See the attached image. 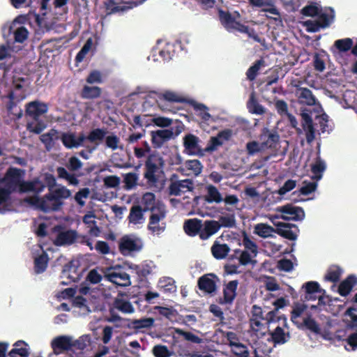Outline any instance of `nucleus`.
Returning <instances> with one entry per match:
<instances>
[{
  "mask_svg": "<svg viewBox=\"0 0 357 357\" xmlns=\"http://www.w3.org/2000/svg\"><path fill=\"white\" fill-rule=\"evenodd\" d=\"M188 103L193 107L196 114L199 116L203 121L206 122V121L211 119V116L208 112V109L206 106L202 103H198L195 100H189Z\"/></svg>",
  "mask_w": 357,
  "mask_h": 357,
  "instance_id": "obj_39",
  "label": "nucleus"
},
{
  "mask_svg": "<svg viewBox=\"0 0 357 357\" xmlns=\"http://www.w3.org/2000/svg\"><path fill=\"white\" fill-rule=\"evenodd\" d=\"M277 211L281 213L280 218L284 220H302L305 217L303 208L299 206L288 204L277 208Z\"/></svg>",
  "mask_w": 357,
  "mask_h": 357,
  "instance_id": "obj_8",
  "label": "nucleus"
},
{
  "mask_svg": "<svg viewBox=\"0 0 357 357\" xmlns=\"http://www.w3.org/2000/svg\"><path fill=\"white\" fill-rule=\"evenodd\" d=\"M48 111V105L38 100L29 102L26 105V115L32 118L34 121H38L39 117Z\"/></svg>",
  "mask_w": 357,
  "mask_h": 357,
  "instance_id": "obj_13",
  "label": "nucleus"
},
{
  "mask_svg": "<svg viewBox=\"0 0 357 357\" xmlns=\"http://www.w3.org/2000/svg\"><path fill=\"white\" fill-rule=\"evenodd\" d=\"M71 191L64 186L50 191L42 197H35L33 204L44 213L59 211L62 208L63 202L62 199L69 198Z\"/></svg>",
  "mask_w": 357,
  "mask_h": 357,
  "instance_id": "obj_2",
  "label": "nucleus"
},
{
  "mask_svg": "<svg viewBox=\"0 0 357 357\" xmlns=\"http://www.w3.org/2000/svg\"><path fill=\"white\" fill-rule=\"evenodd\" d=\"M275 229L266 223H258L255 227V233L262 238H267L271 236L272 233H275Z\"/></svg>",
  "mask_w": 357,
  "mask_h": 357,
  "instance_id": "obj_47",
  "label": "nucleus"
},
{
  "mask_svg": "<svg viewBox=\"0 0 357 357\" xmlns=\"http://www.w3.org/2000/svg\"><path fill=\"white\" fill-rule=\"evenodd\" d=\"M55 354H61L63 351L72 349L71 337L68 336H59L54 338L51 343Z\"/></svg>",
  "mask_w": 357,
  "mask_h": 357,
  "instance_id": "obj_20",
  "label": "nucleus"
},
{
  "mask_svg": "<svg viewBox=\"0 0 357 357\" xmlns=\"http://www.w3.org/2000/svg\"><path fill=\"white\" fill-rule=\"evenodd\" d=\"M153 354L155 357H169L171 355L167 347L162 344L154 346Z\"/></svg>",
  "mask_w": 357,
  "mask_h": 357,
  "instance_id": "obj_63",
  "label": "nucleus"
},
{
  "mask_svg": "<svg viewBox=\"0 0 357 357\" xmlns=\"http://www.w3.org/2000/svg\"><path fill=\"white\" fill-rule=\"evenodd\" d=\"M164 160L157 151H154L147 155L144 162V177L150 185H155L159 182V174L162 172Z\"/></svg>",
  "mask_w": 357,
  "mask_h": 357,
  "instance_id": "obj_3",
  "label": "nucleus"
},
{
  "mask_svg": "<svg viewBox=\"0 0 357 357\" xmlns=\"http://www.w3.org/2000/svg\"><path fill=\"white\" fill-rule=\"evenodd\" d=\"M357 284V278L354 275H348L343 280L339 287L338 293L342 296H347L351 291L354 286Z\"/></svg>",
  "mask_w": 357,
  "mask_h": 357,
  "instance_id": "obj_27",
  "label": "nucleus"
},
{
  "mask_svg": "<svg viewBox=\"0 0 357 357\" xmlns=\"http://www.w3.org/2000/svg\"><path fill=\"white\" fill-rule=\"evenodd\" d=\"M151 144L155 149H161L169 140L174 138L173 129L151 130Z\"/></svg>",
  "mask_w": 357,
  "mask_h": 357,
  "instance_id": "obj_12",
  "label": "nucleus"
},
{
  "mask_svg": "<svg viewBox=\"0 0 357 357\" xmlns=\"http://www.w3.org/2000/svg\"><path fill=\"white\" fill-rule=\"evenodd\" d=\"M45 128V125L42 121H38L37 123H28L26 125V129L33 133L40 134Z\"/></svg>",
  "mask_w": 357,
  "mask_h": 357,
  "instance_id": "obj_64",
  "label": "nucleus"
},
{
  "mask_svg": "<svg viewBox=\"0 0 357 357\" xmlns=\"http://www.w3.org/2000/svg\"><path fill=\"white\" fill-rule=\"evenodd\" d=\"M86 82L89 84L102 83L101 72L97 70L91 71L86 78Z\"/></svg>",
  "mask_w": 357,
  "mask_h": 357,
  "instance_id": "obj_58",
  "label": "nucleus"
},
{
  "mask_svg": "<svg viewBox=\"0 0 357 357\" xmlns=\"http://www.w3.org/2000/svg\"><path fill=\"white\" fill-rule=\"evenodd\" d=\"M163 102H185L186 99L175 92L167 91L164 93H159L158 100L157 102L160 107H162L161 104Z\"/></svg>",
  "mask_w": 357,
  "mask_h": 357,
  "instance_id": "obj_28",
  "label": "nucleus"
},
{
  "mask_svg": "<svg viewBox=\"0 0 357 357\" xmlns=\"http://www.w3.org/2000/svg\"><path fill=\"white\" fill-rule=\"evenodd\" d=\"M303 288L305 289V291L306 294L305 298L306 300H311V299L314 300V299H316V298L312 297L313 294L321 293V292L324 291L320 288L319 283L316 281L306 282L305 283L303 284Z\"/></svg>",
  "mask_w": 357,
  "mask_h": 357,
  "instance_id": "obj_37",
  "label": "nucleus"
},
{
  "mask_svg": "<svg viewBox=\"0 0 357 357\" xmlns=\"http://www.w3.org/2000/svg\"><path fill=\"white\" fill-rule=\"evenodd\" d=\"M56 173L58 178L66 180L68 185L77 186L79 184L78 175L75 173L68 172L64 167H58L56 168Z\"/></svg>",
  "mask_w": 357,
  "mask_h": 357,
  "instance_id": "obj_30",
  "label": "nucleus"
},
{
  "mask_svg": "<svg viewBox=\"0 0 357 357\" xmlns=\"http://www.w3.org/2000/svg\"><path fill=\"white\" fill-rule=\"evenodd\" d=\"M107 134L106 129L103 128H95L91 130L87 135H84V142L87 140L90 143L94 144V147H89V146H85L89 151L91 153L94 151L96 147L101 143V142L104 139L105 135Z\"/></svg>",
  "mask_w": 357,
  "mask_h": 357,
  "instance_id": "obj_18",
  "label": "nucleus"
},
{
  "mask_svg": "<svg viewBox=\"0 0 357 357\" xmlns=\"http://www.w3.org/2000/svg\"><path fill=\"white\" fill-rule=\"evenodd\" d=\"M153 152L150 145L146 141L141 142L140 147L136 146L134 148V154L137 158H142L146 156V154L149 155Z\"/></svg>",
  "mask_w": 357,
  "mask_h": 357,
  "instance_id": "obj_54",
  "label": "nucleus"
},
{
  "mask_svg": "<svg viewBox=\"0 0 357 357\" xmlns=\"http://www.w3.org/2000/svg\"><path fill=\"white\" fill-rule=\"evenodd\" d=\"M29 31L23 26L17 28L14 31V40L15 43H23L28 39Z\"/></svg>",
  "mask_w": 357,
  "mask_h": 357,
  "instance_id": "obj_55",
  "label": "nucleus"
},
{
  "mask_svg": "<svg viewBox=\"0 0 357 357\" xmlns=\"http://www.w3.org/2000/svg\"><path fill=\"white\" fill-rule=\"evenodd\" d=\"M218 17L220 21V24L224 28L228 31H245V25L236 21V18L232 16V14L228 10H223L219 9Z\"/></svg>",
  "mask_w": 357,
  "mask_h": 357,
  "instance_id": "obj_7",
  "label": "nucleus"
},
{
  "mask_svg": "<svg viewBox=\"0 0 357 357\" xmlns=\"http://www.w3.org/2000/svg\"><path fill=\"white\" fill-rule=\"evenodd\" d=\"M301 126L305 133L306 142L308 144L313 142L315 138V128L313 125V120L312 116L305 112L301 114Z\"/></svg>",
  "mask_w": 357,
  "mask_h": 357,
  "instance_id": "obj_16",
  "label": "nucleus"
},
{
  "mask_svg": "<svg viewBox=\"0 0 357 357\" xmlns=\"http://www.w3.org/2000/svg\"><path fill=\"white\" fill-rule=\"evenodd\" d=\"M175 332L177 335L183 337L184 340L197 344H200L203 342V339L199 337V336L195 335L191 332H186L183 331L182 329H179L177 328L175 330Z\"/></svg>",
  "mask_w": 357,
  "mask_h": 357,
  "instance_id": "obj_53",
  "label": "nucleus"
},
{
  "mask_svg": "<svg viewBox=\"0 0 357 357\" xmlns=\"http://www.w3.org/2000/svg\"><path fill=\"white\" fill-rule=\"evenodd\" d=\"M11 194L10 190L0 186V213H4L10 210Z\"/></svg>",
  "mask_w": 357,
  "mask_h": 357,
  "instance_id": "obj_31",
  "label": "nucleus"
},
{
  "mask_svg": "<svg viewBox=\"0 0 357 357\" xmlns=\"http://www.w3.org/2000/svg\"><path fill=\"white\" fill-rule=\"evenodd\" d=\"M307 309V305L303 303H296L293 310L291 312V321L296 325L298 328H301L302 323H300L296 320L297 318L300 317L305 310Z\"/></svg>",
  "mask_w": 357,
  "mask_h": 357,
  "instance_id": "obj_42",
  "label": "nucleus"
},
{
  "mask_svg": "<svg viewBox=\"0 0 357 357\" xmlns=\"http://www.w3.org/2000/svg\"><path fill=\"white\" fill-rule=\"evenodd\" d=\"M21 345L27 346V344L22 340H19L14 344V349H13L8 354L10 357H17L20 356L21 357H28L29 353L26 347H22Z\"/></svg>",
  "mask_w": 357,
  "mask_h": 357,
  "instance_id": "obj_44",
  "label": "nucleus"
},
{
  "mask_svg": "<svg viewBox=\"0 0 357 357\" xmlns=\"http://www.w3.org/2000/svg\"><path fill=\"white\" fill-rule=\"evenodd\" d=\"M159 287L164 293H174L176 291L175 282L170 278L160 280Z\"/></svg>",
  "mask_w": 357,
  "mask_h": 357,
  "instance_id": "obj_51",
  "label": "nucleus"
},
{
  "mask_svg": "<svg viewBox=\"0 0 357 357\" xmlns=\"http://www.w3.org/2000/svg\"><path fill=\"white\" fill-rule=\"evenodd\" d=\"M60 139H61L63 146L68 149L85 146L84 145V134L82 132L79 133L78 136L74 132H61Z\"/></svg>",
  "mask_w": 357,
  "mask_h": 357,
  "instance_id": "obj_10",
  "label": "nucleus"
},
{
  "mask_svg": "<svg viewBox=\"0 0 357 357\" xmlns=\"http://www.w3.org/2000/svg\"><path fill=\"white\" fill-rule=\"evenodd\" d=\"M243 245L248 252L250 251L255 257L257 255V244L250 238L245 231H243Z\"/></svg>",
  "mask_w": 357,
  "mask_h": 357,
  "instance_id": "obj_52",
  "label": "nucleus"
},
{
  "mask_svg": "<svg viewBox=\"0 0 357 357\" xmlns=\"http://www.w3.org/2000/svg\"><path fill=\"white\" fill-rule=\"evenodd\" d=\"M207 203H221L222 196L218 189L212 185L206 187V194L204 197Z\"/></svg>",
  "mask_w": 357,
  "mask_h": 357,
  "instance_id": "obj_33",
  "label": "nucleus"
},
{
  "mask_svg": "<svg viewBox=\"0 0 357 357\" xmlns=\"http://www.w3.org/2000/svg\"><path fill=\"white\" fill-rule=\"evenodd\" d=\"M316 20H307L303 22V25L308 32H317L321 29H324L330 26L333 22L335 17L334 10L331 8H329L328 13H319L317 15Z\"/></svg>",
  "mask_w": 357,
  "mask_h": 357,
  "instance_id": "obj_4",
  "label": "nucleus"
},
{
  "mask_svg": "<svg viewBox=\"0 0 357 357\" xmlns=\"http://www.w3.org/2000/svg\"><path fill=\"white\" fill-rule=\"evenodd\" d=\"M216 278L217 276L213 273L203 275L198 280L199 289L207 294L215 293L217 289Z\"/></svg>",
  "mask_w": 357,
  "mask_h": 357,
  "instance_id": "obj_14",
  "label": "nucleus"
},
{
  "mask_svg": "<svg viewBox=\"0 0 357 357\" xmlns=\"http://www.w3.org/2000/svg\"><path fill=\"white\" fill-rule=\"evenodd\" d=\"M102 89L99 86L85 85L81 90V96L86 100H94L101 96Z\"/></svg>",
  "mask_w": 357,
  "mask_h": 357,
  "instance_id": "obj_35",
  "label": "nucleus"
},
{
  "mask_svg": "<svg viewBox=\"0 0 357 357\" xmlns=\"http://www.w3.org/2000/svg\"><path fill=\"white\" fill-rule=\"evenodd\" d=\"M104 278L119 287H129L131 284L130 275L122 271L121 268L111 267L107 269Z\"/></svg>",
  "mask_w": 357,
  "mask_h": 357,
  "instance_id": "obj_5",
  "label": "nucleus"
},
{
  "mask_svg": "<svg viewBox=\"0 0 357 357\" xmlns=\"http://www.w3.org/2000/svg\"><path fill=\"white\" fill-rule=\"evenodd\" d=\"M334 45L340 52H347L352 47L353 41L351 38L337 40L335 42Z\"/></svg>",
  "mask_w": 357,
  "mask_h": 357,
  "instance_id": "obj_57",
  "label": "nucleus"
},
{
  "mask_svg": "<svg viewBox=\"0 0 357 357\" xmlns=\"http://www.w3.org/2000/svg\"><path fill=\"white\" fill-rule=\"evenodd\" d=\"M262 147L264 149H271L276 146L280 140V135L276 132H271L268 130L261 135Z\"/></svg>",
  "mask_w": 357,
  "mask_h": 357,
  "instance_id": "obj_29",
  "label": "nucleus"
},
{
  "mask_svg": "<svg viewBox=\"0 0 357 357\" xmlns=\"http://www.w3.org/2000/svg\"><path fill=\"white\" fill-rule=\"evenodd\" d=\"M143 248V242L140 238L125 235L121 237L119 243V250L123 255H128L132 252H139Z\"/></svg>",
  "mask_w": 357,
  "mask_h": 357,
  "instance_id": "obj_6",
  "label": "nucleus"
},
{
  "mask_svg": "<svg viewBox=\"0 0 357 357\" xmlns=\"http://www.w3.org/2000/svg\"><path fill=\"white\" fill-rule=\"evenodd\" d=\"M92 40L91 38L88 39L84 45L82 46L81 50L77 53L75 57V60L77 63L82 62L85 57L86 54L90 50L92 46Z\"/></svg>",
  "mask_w": 357,
  "mask_h": 357,
  "instance_id": "obj_60",
  "label": "nucleus"
},
{
  "mask_svg": "<svg viewBox=\"0 0 357 357\" xmlns=\"http://www.w3.org/2000/svg\"><path fill=\"white\" fill-rule=\"evenodd\" d=\"M342 274V270L337 265H332L324 275V280L333 282L340 280Z\"/></svg>",
  "mask_w": 357,
  "mask_h": 357,
  "instance_id": "obj_43",
  "label": "nucleus"
},
{
  "mask_svg": "<svg viewBox=\"0 0 357 357\" xmlns=\"http://www.w3.org/2000/svg\"><path fill=\"white\" fill-rule=\"evenodd\" d=\"M232 353L238 357H248L249 352L243 343L238 342L232 347Z\"/></svg>",
  "mask_w": 357,
  "mask_h": 357,
  "instance_id": "obj_59",
  "label": "nucleus"
},
{
  "mask_svg": "<svg viewBox=\"0 0 357 357\" xmlns=\"http://www.w3.org/2000/svg\"><path fill=\"white\" fill-rule=\"evenodd\" d=\"M78 236V233L75 230L68 229L62 231L57 234L54 243L56 246L73 245L77 241Z\"/></svg>",
  "mask_w": 357,
  "mask_h": 357,
  "instance_id": "obj_17",
  "label": "nucleus"
},
{
  "mask_svg": "<svg viewBox=\"0 0 357 357\" xmlns=\"http://www.w3.org/2000/svg\"><path fill=\"white\" fill-rule=\"evenodd\" d=\"M301 324H303V326H304L307 330L315 334H319L321 333L319 324L310 316L304 318Z\"/></svg>",
  "mask_w": 357,
  "mask_h": 357,
  "instance_id": "obj_49",
  "label": "nucleus"
},
{
  "mask_svg": "<svg viewBox=\"0 0 357 357\" xmlns=\"http://www.w3.org/2000/svg\"><path fill=\"white\" fill-rule=\"evenodd\" d=\"M246 106L249 112L252 114L261 115L265 113V109L259 104L254 93L250 94Z\"/></svg>",
  "mask_w": 357,
  "mask_h": 357,
  "instance_id": "obj_36",
  "label": "nucleus"
},
{
  "mask_svg": "<svg viewBox=\"0 0 357 357\" xmlns=\"http://www.w3.org/2000/svg\"><path fill=\"white\" fill-rule=\"evenodd\" d=\"M59 138V132L54 128L50 129L48 132L40 135V137H39L40 142L48 151L54 147L56 140Z\"/></svg>",
  "mask_w": 357,
  "mask_h": 357,
  "instance_id": "obj_24",
  "label": "nucleus"
},
{
  "mask_svg": "<svg viewBox=\"0 0 357 357\" xmlns=\"http://www.w3.org/2000/svg\"><path fill=\"white\" fill-rule=\"evenodd\" d=\"M25 170L17 167H10L5 174H2V168H0V184L10 190L13 193L19 191L20 193L34 192L39 194L45 189V185L38 178H35L30 181H24Z\"/></svg>",
  "mask_w": 357,
  "mask_h": 357,
  "instance_id": "obj_1",
  "label": "nucleus"
},
{
  "mask_svg": "<svg viewBox=\"0 0 357 357\" xmlns=\"http://www.w3.org/2000/svg\"><path fill=\"white\" fill-rule=\"evenodd\" d=\"M271 337V340L276 344H282L287 342L289 338V334H286L282 328L278 326H277L273 332L270 333Z\"/></svg>",
  "mask_w": 357,
  "mask_h": 357,
  "instance_id": "obj_38",
  "label": "nucleus"
},
{
  "mask_svg": "<svg viewBox=\"0 0 357 357\" xmlns=\"http://www.w3.org/2000/svg\"><path fill=\"white\" fill-rule=\"evenodd\" d=\"M276 227L275 233L280 235V236L294 241L297 238V234L294 233L291 229L295 228L298 229V227L293 223H283V222H276L274 223Z\"/></svg>",
  "mask_w": 357,
  "mask_h": 357,
  "instance_id": "obj_15",
  "label": "nucleus"
},
{
  "mask_svg": "<svg viewBox=\"0 0 357 357\" xmlns=\"http://www.w3.org/2000/svg\"><path fill=\"white\" fill-rule=\"evenodd\" d=\"M325 163L320 158H318L316 160V162L311 166V171L314 174L312 178L317 180L321 179V176H323V172L325 170Z\"/></svg>",
  "mask_w": 357,
  "mask_h": 357,
  "instance_id": "obj_50",
  "label": "nucleus"
},
{
  "mask_svg": "<svg viewBox=\"0 0 357 357\" xmlns=\"http://www.w3.org/2000/svg\"><path fill=\"white\" fill-rule=\"evenodd\" d=\"M180 169L187 176H197L203 170V166L199 160L192 159V160H185Z\"/></svg>",
  "mask_w": 357,
  "mask_h": 357,
  "instance_id": "obj_23",
  "label": "nucleus"
},
{
  "mask_svg": "<svg viewBox=\"0 0 357 357\" xmlns=\"http://www.w3.org/2000/svg\"><path fill=\"white\" fill-rule=\"evenodd\" d=\"M113 307L124 314H130L134 312L132 303L129 301L122 298H116L113 303Z\"/></svg>",
  "mask_w": 357,
  "mask_h": 357,
  "instance_id": "obj_41",
  "label": "nucleus"
},
{
  "mask_svg": "<svg viewBox=\"0 0 357 357\" xmlns=\"http://www.w3.org/2000/svg\"><path fill=\"white\" fill-rule=\"evenodd\" d=\"M264 66V61L263 59L255 61L252 66H250L246 71L245 75L247 79L252 82L255 79L259 74V71L261 68Z\"/></svg>",
  "mask_w": 357,
  "mask_h": 357,
  "instance_id": "obj_45",
  "label": "nucleus"
},
{
  "mask_svg": "<svg viewBox=\"0 0 357 357\" xmlns=\"http://www.w3.org/2000/svg\"><path fill=\"white\" fill-rule=\"evenodd\" d=\"M123 178L125 189L131 190L137 186L139 175L135 172H129L123 174Z\"/></svg>",
  "mask_w": 357,
  "mask_h": 357,
  "instance_id": "obj_46",
  "label": "nucleus"
},
{
  "mask_svg": "<svg viewBox=\"0 0 357 357\" xmlns=\"http://www.w3.org/2000/svg\"><path fill=\"white\" fill-rule=\"evenodd\" d=\"M296 95L301 104L313 106L316 104V98L312 91L307 88L299 87L296 89Z\"/></svg>",
  "mask_w": 357,
  "mask_h": 357,
  "instance_id": "obj_26",
  "label": "nucleus"
},
{
  "mask_svg": "<svg viewBox=\"0 0 357 357\" xmlns=\"http://www.w3.org/2000/svg\"><path fill=\"white\" fill-rule=\"evenodd\" d=\"M146 0L130 1L127 6H121L114 0H106L103 2V6L106 15H112L116 13H123L134 7L142 5Z\"/></svg>",
  "mask_w": 357,
  "mask_h": 357,
  "instance_id": "obj_11",
  "label": "nucleus"
},
{
  "mask_svg": "<svg viewBox=\"0 0 357 357\" xmlns=\"http://www.w3.org/2000/svg\"><path fill=\"white\" fill-rule=\"evenodd\" d=\"M165 218V212L158 210V213L155 210H152V213L149 217L147 229L152 234L160 235L165 229V223L161 221Z\"/></svg>",
  "mask_w": 357,
  "mask_h": 357,
  "instance_id": "obj_9",
  "label": "nucleus"
},
{
  "mask_svg": "<svg viewBox=\"0 0 357 357\" xmlns=\"http://www.w3.org/2000/svg\"><path fill=\"white\" fill-rule=\"evenodd\" d=\"M238 281L237 280H231L223 287V301L222 303L231 304L236 296Z\"/></svg>",
  "mask_w": 357,
  "mask_h": 357,
  "instance_id": "obj_21",
  "label": "nucleus"
},
{
  "mask_svg": "<svg viewBox=\"0 0 357 357\" xmlns=\"http://www.w3.org/2000/svg\"><path fill=\"white\" fill-rule=\"evenodd\" d=\"M82 163L76 156H71L68 159V162L66 165V168L70 172H76L82 169Z\"/></svg>",
  "mask_w": 357,
  "mask_h": 357,
  "instance_id": "obj_62",
  "label": "nucleus"
},
{
  "mask_svg": "<svg viewBox=\"0 0 357 357\" xmlns=\"http://www.w3.org/2000/svg\"><path fill=\"white\" fill-rule=\"evenodd\" d=\"M90 194V190L88 188H82L75 195V199L79 206L83 207L85 205V202L83 199H86Z\"/></svg>",
  "mask_w": 357,
  "mask_h": 357,
  "instance_id": "obj_61",
  "label": "nucleus"
},
{
  "mask_svg": "<svg viewBox=\"0 0 357 357\" xmlns=\"http://www.w3.org/2000/svg\"><path fill=\"white\" fill-rule=\"evenodd\" d=\"M202 227L203 220L198 218L188 219L183 223V230L190 236H195L197 235L200 236Z\"/></svg>",
  "mask_w": 357,
  "mask_h": 357,
  "instance_id": "obj_22",
  "label": "nucleus"
},
{
  "mask_svg": "<svg viewBox=\"0 0 357 357\" xmlns=\"http://www.w3.org/2000/svg\"><path fill=\"white\" fill-rule=\"evenodd\" d=\"M211 251L215 259H222L227 256L230 249L227 244H220L218 241H215Z\"/></svg>",
  "mask_w": 357,
  "mask_h": 357,
  "instance_id": "obj_32",
  "label": "nucleus"
},
{
  "mask_svg": "<svg viewBox=\"0 0 357 357\" xmlns=\"http://www.w3.org/2000/svg\"><path fill=\"white\" fill-rule=\"evenodd\" d=\"M144 219L143 210L139 205H134L130 210L128 220L131 224H141Z\"/></svg>",
  "mask_w": 357,
  "mask_h": 357,
  "instance_id": "obj_40",
  "label": "nucleus"
},
{
  "mask_svg": "<svg viewBox=\"0 0 357 357\" xmlns=\"http://www.w3.org/2000/svg\"><path fill=\"white\" fill-rule=\"evenodd\" d=\"M199 143V137L193 134H188L183 137V146L190 154H197L200 151Z\"/></svg>",
  "mask_w": 357,
  "mask_h": 357,
  "instance_id": "obj_25",
  "label": "nucleus"
},
{
  "mask_svg": "<svg viewBox=\"0 0 357 357\" xmlns=\"http://www.w3.org/2000/svg\"><path fill=\"white\" fill-rule=\"evenodd\" d=\"M49 261L48 255L45 252H43L34 259V271L36 274H41L45 271L47 268Z\"/></svg>",
  "mask_w": 357,
  "mask_h": 357,
  "instance_id": "obj_34",
  "label": "nucleus"
},
{
  "mask_svg": "<svg viewBox=\"0 0 357 357\" xmlns=\"http://www.w3.org/2000/svg\"><path fill=\"white\" fill-rule=\"evenodd\" d=\"M154 321V319L151 317L142 318L132 320L130 325L136 330H141V328H149V327L153 325Z\"/></svg>",
  "mask_w": 357,
  "mask_h": 357,
  "instance_id": "obj_48",
  "label": "nucleus"
},
{
  "mask_svg": "<svg viewBox=\"0 0 357 357\" xmlns=\"http://www.w3.org/2000/svg\"><path fill=\"white\" fill-rule=\"evenodd\" d=\"M218 222L220 228H232L236 226V219L233 214L220 216Z\"/></svg>",
  "mask_w": 357,
  "mask_h": 357,
  "instance_id": "obj_56",
  "label": "nucleus"
},
{
  "mask_svg": "<svg viewBox=\"0 0 357 357\" xmlns=\"http://www.w3.org/2000/svg\"><path fill=\"white\" fill-rule=\"evenodd\" d=\"M221 229L218 221L215 220H206L201 227L200 239L206 240Z\"/></svg>",
  "mask_w": 357,
  "mask_h": 357,
  "instance_id": "obj_19",
  "label": "nucleus"
}]
</instances>
